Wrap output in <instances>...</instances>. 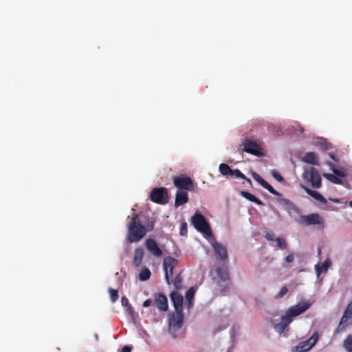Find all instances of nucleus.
Listing matches in <instances>:
<instances>
[{
  "instance_id": "nucleus-1",
  "label": "nucleus",
  "mask_w": 352,
  "mask_h": 352,
  "mask_svg": "<svg viewBox=\"0 0 352 352\" xmlns=\"http://www.w3.org/2000/svg\"><path fill=\"white\" fill-rule=\"evenodd\" d=\"M154 228V223L142 224L138 214H133L127 226L126 240L129 243H136L142 240L148 232Z\"/></svg>"
},
{
  "instance_id": "nucleus-2",
  "label": "nucleus",
  "mask_w": 352,
  "mask_h": 352,
  "mask_svg": "<svg viewBox=\"0 0 352 352\" xmlns=\"http://www.w3.org/2000/svg\"><path fill=\"white\" fill-rule=\"evenodd\" d=\"M191 223L195 228L207 236H212V230L205 217L200 212H196L191 218Z\"/></svg>"
},
{
  "instance_id": "nucleus-3",
  "label": "nucleus",
  "mask_w": 352,
  "mask_h": 352,
  "mask_svg": "<svg viewBox=\"0 0 352 352\" xmlns=\"http://www.w3.org/2000/svg\"><path fill=\"white\" fill-rule=\"evenodd\" d=\"M184 323L183 312H175L169 316L168 331L173 338L177 337V332L181 329Z\"/></svg>"
},
{
  "instance_id": "nucleus-4",
  "label": "nucleus",
  "mask_w": 352,
  "mask_h": 352,
  "mask_svg": "<svg viewBox=\"0 0 352 352\" xmlns=\"http://www.w3.org/2000/svg\"><path fill=\"white\" fill-rule=\"evenodd\" d=\"M350 326H352V301L347 305L335 333H342Z\"/></svg>"
},
{
  "instance_id": "nucleus-5",
  "label": "nucleus",
  "mask_w": 352,
  "mask_h": 352,
  "mask_svg": "<svg viewBox=\"0 0 352 352\" xmlns=\"http://www.w3.org/2000/svg\"><path fill=\"white\" fill-rule=\"evenodd\" d=\"M173 184L179 190L192 191L195 186L191 178L184 174L175 177Z\"/></svg>"
},
{
  "instance_id": "nucleus-6",
  "label": "nucleus",
  "mask_w": 352,
  "mask_h": 352,
  "mask_svg": "<svg viewBox=\"0 0 352 352\" xmlns=\"http://www.w3.org/2000/svg\"><path fill=\"white\" fill-rule=\"evenodd\" d=\"M151 200L156 204L164 205L168 201V190L164 187L153 188L150 194Z\"/></svg>"
},
{
  "instance_id": "nucleus-7",
  "label": "nucleus",
  "mask_w": 352,
  "mask_h": 352,
  "mask_svg": "<svg viewBox=\"0 0 352 352\" xmlns=\"http://www.w3.org/2000/svg\"><path fill=\"white\" fill-rule=\"evenodd\" d=\"M303 178L309 182L314 188H320L322 186L320 173L314 167L310 168L309 170H306L303 173Z\"/></svg>"
},
{
  "instance_id": "nucleus-8",
  "label": "nucleus",
  "mask_w": 352,
  "mask_h": 352,
  "mask_svg": "<svg viewBox=\"0 0 352 352\" xmlns=\"http://www.w3.org/2000/svg\"><path fill=\"white\" fill-rule=\"evenodd\" d=\"M243 151L255 155L262 157L265 155L263 149L255 141L246 139L243 143Z\"/></svg>"
},
{
  "instance_id": "nucleus-9",
  "label": "nucleus",
  "mask_w": 352,
  "mask_h": 352,
  "mask_svg": "<svg viewBox=\"0 0 352 352\" xmlns=\"http://www.w3.org/2000/svg\"><path fill=\"white\" fill-rule=\"evenodd\" d=\"M178 261L172 256H166L164 259L163 267L165 272V279L168 285L171 283L170 278L173 274V271Z\"/></svg>"
},
{
  "instance_id": "nucleus-10",
  "label": "nucleus",
  "mask_w": 352,
  "mask_h": 352,
  "mask_svg": "<svg viewBox=\"0 0 352 352\" xmlns=\"http://www.w3.org/2000/svg\"><path fill=\"white\" fill-rule=\"evenodd\" d=\"M333 174L324 173L323 176L331 182L336 184H342L343 182L341 178L346 177V173L344 170H338L335 168V166L332 163L329 164Z\"/></svg>"
},
{
  "instance_id": "nucleus-11",
  "label": "nucleus",
  "mask_w": 352,
  "mask_h": 352,
  "mask_svg": "<svg viewBox=\"0 0 352 352\" xmlns=\"http://www.w3.org/2000/svg\"><path fill=\"white\" fill-rule=\"evenodd\" d=\"M317 333H314L311 337L306 341L300 342L293 349V352H306L309 351L318 341Z\"/></svg>"
},
{
  "instance_id": "nucleus-12",
  "label": "nucleus",
  "mask_w": 352,
  "mask_h": 352,
  "mask_svg": "<svg viewBox=\"0 0 352 352\" xmlns=\"http://www.w3.org/2000/svg\"><path fill=\"white\" fill-rule=\"evenodd\" d=\"M310 306H311V305L308 302H302L298 303L293 307H291L287 310V312L292 317H295V316H299L300 314L304 313L305 311H307L310 307Z\"/></svg>"
},
{
  "instance_id": "nucleus-13",
  "label": "nucleus",
  "mask_w": 352,
  "mask_h": 352,
  "mask_svg": "<svg viewBox=\"0 0 352 352\" xmlns=\"http://www.w3.org/2000/svg\"><path fill=\"white\" fill-rule=\"evenodd\" d=\"M301 218L302 222L307 226L322 224L324 221L318 213L302 216Z\"/></svg>"
},
{
  "instance_id": "nucleus-14",
  "label": "nucleus",
  "mask_w": 352,
  "mask_h": 352,
  "mask_svg": "<svg viewBox=\"0 0 352 352\" xmlns=\"http://www.w3.org/2000/svg\"><path fill=\"white\" fill-rule=\"evenodd\" d=\"M253 178L264 188L267 189L270 192L276 195V196H281V194L276 191L272 186L268 184L264 179H263L258 174L256 173H252Z\"/></svg>"
},
{
  "instance_id": "nucleus-15",
  "label": "nucleus",
  "mask_w": 352,
  "mask_h": 352,
  "mask_svg": "<svg viewBox=\"0 0 352 352\" xmlns=\"http://www.w3.org/2000/svg\"><path fill=\"white\" fill-rule=\"evenodd\" d=\"M170 298L175 312H183V296L177 292H173L170 294Z\"/></svg>"
},
{
  "instance_id": "nucleus-16",
  "label": "nucleus",
  "mask_w": 352,
  "mask_h": 352,
  "mask_svg": "<svg viewBox=\"0 0 352 352\" xmlns=\"http://www.w3.org/2000/svg\"><path fill=\"white\" fill-rule=\"evenodd\" d=\"M212 248L215 254L221 260H222L223 262H226L227 261V249L224 245L218 242H214V243H212Z\"/></svg>"
},
{
  "instance_id": "nucleus-17",
  "label": "nucleus",
  "mask_w": 352,
  "mask_h": 352,
  "mask_svg": "<svg viewBox=\"0 0 352 352\" xmlns=\"http://www.w3.org/2000/svg\"><path fill=\"white\" fill-rule=\"evenodd\" d=\"M154 304L157 307L160 311H166L168 309V300L165 295L158 294L155 295Z\"/></svg>"
},
{
  "instance_id": "nucleus-18",
  "label": "nucleus",
  "mask_w": 352,
  "mask_h": 352,
  "mask_svg": "<svg viewBox=\"0 0 352 352\" xmlns=\"http://www.w3.org/2000/svg\"><path fill=\"white\" fill-rule=\"evenodd\" d=\"M146 245L149 252H151L155 256H160L162 255V250L158 247L156 241L153 239H148L146 241Z\"/></svg>"
},
{
  "instance_id": "nucleus-19",
  "label": "nucleus",
  "mask_w": 352,
  "mask_h": 352,
  "mask_svg": "<svg viewBox=\"0 0 352 352\" xmlns=\"http://www.w3.org/2000/svg\"><path fill=\"white\" fill-rule=\"evenodd\" d=\"M188 195L187 191L178 190L175 195V206L176 208L186 204L188 201Z\"/></svg>"
},
{
  "instance_id": "nucleus-20",
  "label": "nucleus",
  "mask_w": 352,
  "mask_h": 352,
  "mask_svg": "<svg viewBox=\"0 0 352 352\" xmlns=\"http://www.w3.org/2000/svg\"><path fill=\"white\" fill-rule=\"evenodd\" d=\"M215 272L218 276V279L216 281H221L225 283L223 287L226 286L227 283L230 280V276L227 269H222L220 267L216 268Z\"/></svg>"
},
{
  "instance_id": "nucleus-21",
  "label": "nucleus",
  "mask_w": 352,
  "mask_h": 352,
  "mask_svg": "<svg viewBox=\"0 0 352 352\" xmlns=\"http://www.w3.org/2000/svg\"><path fill=\"white\" fill-rule=\"evenodd\" d=\"M144 257V251L142 248H138L134 250L133 264L135 267H138L141 265Z\"/></svg>"
},
{
  "instance_id": "nucleus-22",
  "label": "nucleus",
  "mask_w": 352,
  "mask_h": 352,
  "mask_svg": "<svg viewBox=\"0 0 352 352\" xmlns=\"http://www.w3.org/2000/svg\"><path fill=\"white\" fill-rule=\"evenodd\" d=\"M302 161L307 164L312 165H318V157L314 152H307L302 157Z\"/></svg>"
},
{
  "instance_id": "nucleus-23",
  "label": "nucleus",
  "mask_w": 352,
  "mask_h": 352,
  "mask_svg": "<svg viewBox=\"0 0 352 352\" xmlns=\"http://www.w3.org/2000/svg\"><path fill=\"white\" fill-rule=\"evenodd\" d=\"M331 261L329 258H327L324 262L316 265L315 270L317 276H319L320 274L327 272L328 268L331 266Z\"/></svg>"
},
{
  "instance_id": "nucleus-24",
  "label": "nucleus",
  "mask_w": 352,
  "mask_h": 352,
  "mask_svg": "<svg viewBox=\"0 0 352 352\" xmlns=\"http://www.w3.org/2000/svg\"><path fill=\"white\" fill-rule=\"evenodd\" d=\"M304 190H305V192L309 195H310L311 197H312L314 199H315L316 200L324 204H327V199L321 195L317 191H314V190H312L307 187H303Z\"/></svg>"
},
{
  "instance_id": "nucleus-25",
  "label": "nucleus",
  "mask_w": 352,
  "mask_h": 352,
  "mask_svg": "<svg viewBox=\"0 0 352 352\" xmlns=\"http://www.w3.org/2000/svg\"><path fill=\"white\" fill-rule=\"evenodd\" d=\"M241 194L243 197L246 198L247 199H248L258 205L263 204L262 201L260 199H258L256 196H254V195H252L250 192L242 191L241 192Z\"/></svg>"
},
{
  "instance_id": "nucleus-26",
  "label": "nucleus",
  "mask_w": 352,
  "mask_h": 352,
  "mask_svg": "<svg viewBox=\"0 0 352 352\" xmlns=\"http://www.w3.org/2000/svg\"><path fill=\"white\" fill-rule=\"evenodd\" d=\"M230 175L234 176L236 178H241L245 179L250 185H252V182L250 179H248L245 177V175L242 173L239 169L232 170V173Z\"/></svg>"
},
{
  "instance_id": "nucleus-27",
  "label": "nucleus",
  "mask_w": 352,
  "mask_h": 352,
  "mask_svg": "<svg viewBox=\"0 0 352 352\" xmlns=\"http://www.w3.org/2000/svg\"><path fill=\"white\" fill-rule=\"evenodd\" d=\"M151 276V272L147 267H144L141 270L139 274V278L142 281H145L149 279Z\"/></svg>"
},
{
  "instance_id": "nucleus-28",
  "label": "nucleus",
  "mask_w": 352,
  "mask_h": 352,
  "mask_svg": "<svg viewBox=\"0 0 352 352\" xmlns=\"http://www.w3.org/2000/svg\"><path fill=\"white\" fill-rule=\"evenodd\" d=\"M343 347L346 352H352V335H349L343 341Z\"/></svg>"
},
{
  "instance_id": "nucleus-29",
  "label": "nucleus",
  "mask_w": 352,
  "mask_h": 352,
  "mask_svg": "<svg viewBox=\"0 0 352 352\" xmlns=\"http://www.w3.org/2000/svg\"><path fill=\"white\" fill-rule=\"evenodd\" d=\"M195 295V290L192 287H190L186 294V299L188 301V308H190L192 302V300L193 299Z\"/></svg>"
},
{
  "instance_id": "nucleus-30",
  "label": "nucleus",
  "mask_w": 352,
  "mask_h": 352,
  "mask_svg": "<svg viewBox=\"0 0 352 352\" xmlns=\"http://www.w3.org/2000/svg\"><path fill=\"white\" fill-rule=\"evenodd\" d=\"M219 171L223 175H230L232 169L228 164L222 163L219 165Z\"/></svg>"
},
{
  "instance_id": "nucleus-31",
  "label": "nucleus",
  "mask_w": 352,
  "mask_h": 352,
  "mask_svg": "<svg viewBox=\"0 0 352 352\" xmlns=\"http://www.w3.org/2000/svg\"><path fill=\"white\" fill-rule=\"evenodd\" d=\"M121 302H122V306L126 307L127 312L129 314H132L133 310V308H132L131 305L129 303V301L128 298H126L125 296L122 297Z\"/></svg>"
},
{
  "instance_id": "nucleus-32",
  "label": "nucleus",
  "mask_w": 352,
  "mask_h": 352,
  "mask_svg": "<svg viewBox=\"0 0 352 352\" xmlns=\"http://www.w3.org/2000/svg\"><path fill=\"white\" fill-rule=\"evenodd\" d=\"M292 318L287 311L286 314L281 317L280 322L287 327L292 322Z\"/></svg>"
},
{
  "instance_id": "nucleus-33",
  "label": "nucleus",
  "mask_w": 352,
  "mask_h": 352,
  "mask_svg": "<svg viewBox=\"0 0 352 352\" xmlns=\"http://www.w3.org/2000/svg\"><path fill=\"white\" fill-rule=\"evenodd\" d=\"M173 285L175 287L176 289L179 290L182 288V276H180V274H178L177 275L173 281Z\"/></svg>"
},
{
  "instance_id": "nucleus-34",
  "label": "nucleus",
  "mask_w": 352,
  "mask_h": 352,
  "mask_svg": "<svg viewBox=\"0 0 352 352\" xmlns=\"http://www.w3.org/2000/svg\"><path fill=\"white\" fill-rule=\"evenodd\" d=\"M277 246L281 250H285L287 248V243L286 241L280 237L276 238L275 239Z\"/></svg>"
},
{
  "instance_id": "nucleus-35",
  "label": "nucleus",
  "mask_w": 352,
  "mask_h": 352,
  "mask_svg": "<svg viewBox=\"0 0 352 352\" xmlns=\"http://www.w3.org/2000/svg\"><path fill=\"white\" fill-rule=\"evenodd\" d=\"M216 283H217V285H218V287H219L218 291L220 293H223L227 290V289L230 283V280H229V282L227 283L226 287H223L225 285V283H222L221 281H216Z\"/></svg>"
},
{
  "instance_id": "nucleus-36",
  "label": "nucleus",
  "mask_w": 352,
  "mask_h": 352,
  "mask_svg": "<svg viewBox=\"0 0 352 352\" xmlns=\"http://www.w3.org/2000/svg\"><path fill=\"white\" fill-rule=\"evenodd\" d=\"M109 294L111 300L113 302H115L118 299V292L116 289H110Z\"/></svg>"
},
{
  "instance_id": "nucleus-37",
  "label": "nucleus",
  "mask_w": 352,
  "mask_h": 352,
  "mask_svg": "<svg viewBox=\"0 0 352 352\" xmlns=\"http://www.w3.org/2000/svg\"><path fill=\"white\" fill-rule=\"evenodd\" d=\"M179 234L181 236H186L188 234V227L186 222H183L181 224Z\"/></svg>"
},
{
  "instance_id": "nucleus-38",
  "label": "nucleus",
  "mask_w": 352,
  "mask_h": 352,
  "mask_svg": "<svg viewBox=\"0 0 352 352\" xmlns=\"http://www.w3.org/2000/svg\"><path fill=\"white\" fill-rule=\"evenodd\" d=\"M275 328V330L279 333H282L284 332L286 327H285L280 322L278 324H276L274 327Z\"/></svg>"
},
{
  "instance_id": "nucleus-39",
  "label": "nucleus",
  "mask_w": 352,
  "mask_h": 352,
  "mask_svg": "<svg viewBox=\"0 0 352 352\" xmlns=\"http://www.w3.org/2000/svg\"><path fill=\"white\" fill-rule=\"evenodd\" d=\"M288 292L287 287L286 286L283 287L279 293L276 296V298H280L283 297Z\"/></svg>"
},
{
  "instance_id": "nucleus-40",
  "label": "nucleus",
  "mask_w": 352,
  "mask_h": 352,
  "mask_svg": "<svg viewBox=\"0 0 352 352\" xmlns=\"http://www.w3.org/2000/svg\"><path fill=\"white\" fill-rule=\"evenodd\" d=\"M272 175L274 179H276L278 182H282L283 180V177L277 170H273L272 171Z\"/></svg>"
},
{
  "instance_id": "nucleus-41",
  "label": "nucleus",
  "mask_w": 352,
  "mask_h": 352,
  "mask_svg": "<svg viewBox=\"0 0 352 352\" xmlns=\"http://www.w3.org/2000/svg\"><path fill=\"white\" fill-rule=\"evenodd\" d=\"M265 237L267 241H274L276 239L275 234L272 232H266Z\"/></svg>"
},
{
  "instance_id": "nucleus-42",
  "label": "nucleus",
  "mask_w": 352,
  "mask_h": 352,
  "mask_svg": "<svg viewBox=\"0 0 352 352\" xmlns=\"http://www.w3.org/2000/svg\"><path fill=\"white\" fill-rule=\"evenodd\" d=\"M294 260V256L293 254H289L285 257V261L287 263H292Z\"/></svg>"
},
{
  "instance_id": "nucleus-43",
  "label": "nucleus",
  "mask_w": 352,
  "mask_h": 352,
  "mask_svg": "<svg viewBox=\"0 0 352 352\" xmlns=\"http://www.w3.org/2000/svg\"><path fill=\"white\" fill-rule=\"evenodd\" d=\"M131 349H132L131 346L126 345L122 347V352H131Z\"/></svg>"
},
{
  "instance_id": "nucleus-44",
  "label": "nucleus",
  "mask_w": 352,
  "mask_h": 352,
  "mask_svg": "<svg viewBox=\"0 0 352 352\" xmlns=\"http://www.w3.org/2000/svg\"><path fill=\"white\" fill-rule=\"evenodd\" d=\"M152 303L151 299H147L143 302V307H147L150 306Z\"/></svg>"
},
{
  "instance_id": "nucleus-45",
  "label": "nucleus",
  "mask_w": 352,
  "mask_h": 352,
  "mask_svg": "<svg viewBox=\"0 0 352 352\" xmlns=\"http://www.w3.org/2000/svg\"><path fill=\"white\" fill-rule=\"evenodd\" d=\"M329 157H331V159H332L334 161H336V158H335V156L333 155V154L332 153H329Z\"/></svg>"
},
{
  "instance_id": "nucleus-46",
  "label": "nucleus",
  "mask_w": 352,
  "mask_h": 352,
  "mask_svg": "<svg viewBox=\"0 0 352 352\" xmlns=\"http://www.w3.org/2000/svg\"><path fill=\"white\" fill-rule=\"evenodd\" d=\"M349 206L352 208V200L349 202Z\"/></svg>"
},
{
  "instance_id": "nucleus-47",
  "label": "nucleus",
  "mask_w": 352,
  "mask_h": 352,
  "mask_svg": "<svg viewBox=\"0 0 352 352\" xmlns=\"http://www.w3.org/2000/svg\"><path fill=\"white\" fill-rule=\"evenodd\" d=\"M333 201L336 202V203H338L339 202V201L338 199H334Z\"/></svg>"
}]
</instances>
